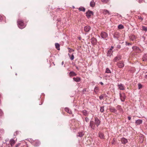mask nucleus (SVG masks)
Masks as SVG:
<instances>
[{"label":"nucleus","mask_w":147,"mask_h":147,"mask_svg":"<svg viewBox=\"0 0 147 147\" xmlns=\"http://www.w3.org/2000/svg\"><path fill=\"white\" fill-rule=\"evenodd\" d=\"M101 1L103 3H107L108 2L109 0H101Z\"/></svg>","instance_id":"obj_36"},{"label":"nucleus","mask_w":147,"mask_h":147,"mask_svg":"<svg viewBox=\"0 0 147 147\" xmlns=\"http://www.w3.org/2000/svg\"><path fill=\"white\" fill-rule=\"evenodd\" d=\"M69 51L70 52V51Z\"/></svg>","instance_id":"obj_57"},{"label":"nucleus","mask_w":147,"mask_h":147,"mask_svg":"<svg viewBox=\"0 0 147 147\" xmlns=\"http://www.w3.org/2000/svg\"><path fill=\"white\" fill-rule=\"evenodd\" d=\"M63 62H62V64L63 65Z\"/></svg>","instance_id":"obj_55"},{"label":"nucleus","mask_w":147,"mask_h":147,"mask_svg":"<svg viewBox=\"0 0 147 147\" xmlns=\"http://www.w3.org/2000/svg\"><path fill=\"white\" fill-rule=\"evenodd\" d=\"M3 114V113L2 112V110L0 109V116H1Z\"/></svg>","instance_id":"obj_37"},{"label":"nucleus","mask_w":147,"mask_h":147,"mask_svg":"<svg viewBox=\"0 0 147 147\" xmlns=\"http://www.w3.org/2000/svg\"><path fill=\"white\" fill-rule=\"evenodd\" d=\"M19 144H17L16 146V147H18L19 146Z\"/></svg>","instance_id":"obj_50"},{"label":"nucleus","mask_w":147,"mask_h":147,"mask_svg":"<svg viewBox=\"0 0 147 147\" xmlns=\"http://www.w3.org/2000/svg\"><path fill=\"white\" fill-rule=\"evenodd\" d=\"M85 120L86 122H88L89 121V119H88V118L86 117L85 118Z\"/></svg>","instance_id":"obj_39"},{"label":"nucleus","mask_w":147,"mask_h":147,"mask_svg":"<svg viewBox=\"0 0 147 147\" xmlns=\"http://www.w3.org/2000/svg\"><path fill=\"white\" fill-rule=\"evenodd\" d=\"M129 38L131 40H132V41H134L136 39V37L135 35H131L129 36Z\"/></svg>","instance_id":"obj_15"},{"label":"nucleus","mask_w":147,"mask_h":147,"mask_svg":"<svg viewBox=\"0 0 147 147\" xmlns=\"http://www.w3.org/2000/svg\"><path fill=\"white\" fill-rule=\"evenodd\" d=\"M100 111L101 112V113H103V112L104 111V107H100Z\"/></svg>","instance_id":"obj_34"},{"label":"nucleus","mask_w":147,"mask_h":147,"mask_svg":"<svg viewBox=\"0 0 147 147\" xmlns=\"http://www.w3.org/2000/svg\"><path fill=\"white\" fill-rule=\"evenodd\" d=\"M99 137L101 138H104V136L103 133L99 132L98 133Z\"/></svg>","instance_id":"obj_25"},{"label":"nucleus","mask_w":147,"mask_h":147,"mask_svg":"<svg viewBox=\"0 0 147 147\" xmlns=\"http://www.w3.org/2000/svg\"><path fill=\"white\" fill-rule=\"evenodd\" d=\"M73 80L76 82H79L81 80V78L79 77H74L73 78Z\"/></svg>","instance_id":"obj_14"},{"label":"nucleus","mask_w":147,"mask_h":147,"mask_svg":"<svg viewBox=\"0 0 147 147\" xmlns=\"http://www.w3.org/2000/svg\"><path fill=\"white\" fill-rule=\"evenodd\" d=\"M55 46L56 49H57L58 50H60V45L58 43H56L55 44Z\"/></svg>","instance_id":"obj_27"},{"label":"nucleus","mask_w":147,"mask_h":147,"mask_svg":"<svg viewBox=\"0 0 147 147\" xmlns=\"http://www.w3.org/2000/svg\"><path fill=\"white\" fill-rule=\"evenodd\" d=\"M17 22L18 26L20 28L23 29L25 27L26 25H25L24 22L23 20L20 19H18Z\"/></svg>","instance_id":"obj_2"},{"label":"nucleus","mask_w":147,"mask_h":147,"mask_svg":"<svg viewBox=\"0 0 147 147\" xmlns=\"http://www.w3.org/2000/svg\"><path fill=\"white\" fill-rule=\"evenodd\" d=\"M100 121L98 119L97 117H94V122L93 121H90V126L91 128L94 129L96 128L95 125L98 127L100 124Z\"/></svg>","instance_id":"obj_1"},{"label":"nucleus","mask_w":147,"mask_h":147,"mask_svg":"<svg viewBox=\"0 0 147 147\" xmlns=\"http://www.w3.org/2000/svg\"><path fill=\"white\" fill-rule=\"evenodd\" d=\"M10 144L12 146L15 143V141L13 139H11L9 142Z\"/></svg>","instance_id":"obj_17"},{"label":"nucleus","mask_w":147,"mask_h":147,"mask_svg":"<svg viewBox=\"0 0 147 147\" xmlns=\"http://www.w3.org/2000/svg\"><path fill=\"white\" fill-rule=\"evenodd\" d=\"M144 78H145L146 79H147V75H146L145 76H144Z\"/></svg>","instance_id":"obj_51"},{"label":"nucleus","mask_w":147,"mask_h":147,"mask_svg":"<svg viewBox=\"0 0 147 147\" xmlns=\"http://www.w3.org/2000/svg\"><path fill=\"white\" fill-rule=\"evenodd\" d=\"M119 95L121 100L122 102H124L126 98L125 93L123 92H122L121 93H120Z\"/></svg>","instance_id":"obj_5"},{"label":"nucleus","mask_w":147,"mask_h":147,"mask_svg":"<svg viewBox=\"0 0 147 147\" xmlns=\"http://www.w3.org/2000/svg\"><path fill=\"white\" fill-rule=\"evenodd\" d=\"M111 48H110V49H111V50H112V49H113V48H114V47H113V46H111Z\"/></svg>","instance_id":"obj_49"},{"label":"nucleus","mask_w":147,"mask_h":147,"mask_svg":"<svg viewBox=\"0 0 147 147\" xmlns=\"http://www.w3.org/2000/svg\"><path fill=\"white\" fill-rule=\"evenodd\" d=\"M86 16L88 18H90L91 16L93 14V12L89 10L86 12Z\"/></svg>","instance_id":"obj_7"},{"label":"nucleus","mask_w":147,"mask_h":147,"mask_svg":"<svg viewBox=\"0 0 147 147\" xmlns=\"http://www.w3.org/2000/svg\"><path fill=\"white\" fill-rule=\"evenodd\" d=\"M121 141L122 143L123 144H125L127 143L128 142L127 140L124 138H121Z\"/></svg>","instance_id":"obj_12"},{"label":"nucleus","mask_w":147,"mask_h":147,"mask_svg":"<svg viewBox=\"0 0 147 147\" xmlns=\"http://www.w3.org/2000/svg\"><path fill=\"white\" fill-rule=\"evenodd\" d=\"M117 48L119 49L121 48V45H117Z\"/></svg>","instance_id":"obj_43"},{"label":"nucleus","mask_w":147,"mask_h":147,"mask_svg":"<svg viewBox=\"0 0 147 147\" xmlns=\"http://www.w3.org/2000/svg\"><path fill=\"white\" fill-rule=\"evenodd\" d=\"M138 19L142 20L143 19L141 16H138Z\"/></svg>","instance_id":"obj_44"},{"label":"nucleus","mask_w":147,"mask_h":147,"mask_svg":"<svg viewBox=\"0 0 147 147\" xmlns=\"http://www.w3.org/2000/svg\"><path fill=\"white\" fill-rule=\"evenodd\" d=\"M126 45H131V44L130 43H127V42H126Z\"/></svg>","instance_id":"obj_45"},{"label":"nucleus","mask_w":147,"mask_h":147,"mask_svg":"<svg viewBox=\"0 0 147 147\" xmlns=\"http://www.w3.org/2000/svg\"><path fill=\"white\" fill-rule=\"evenodd\" d=\"M142 30L146 31H147V27H145L144 26H143L142 27Z\"/></svg>","instance_id":"obj_32"},{"label":"nucleus","mask_w":147,"mask_h":147,"mask_svg":"<svg viewBox=\"0 0 147 147\" xmlns=\"http://www.w3.org/2000/svg\"><path fill=\"white\" fill-rule=\"evenodd\" d=\"M117 65L119 68H123L124 66V62L123 61H120L117 63Z\"/></svg>","instance_id":"obj_3"},{"label":"nucleus","mask_w":147,"mask_h":147,"mask_svg":"<svg viewBox=\"0 0 147 147\" xmlns=\"http://www.w3.org/2000/svg\"><path fill=\"white\" fill-rule=\"evenodd\" d=\"M82 113L84 115L86 116H87L88 114L87 111L85 110H84L82 111Z\"/></svg>","instance_id":"obj_31"},{"label":"nucleus","mask_w":147,"mask_h":147,"mask_svg":"<svg viewBox=\"0 0 147 147\" xmlns=\"http://www.w3.org/2000/svg\"><path fill=\"white\" fill-rule=\"evenodd\" d=\"M121 59V56L120 55H118L115 57L113 60V61L116 62Z\"/></svg>","instance_id":"obj_10"},{"label":"nucleus","mask_w":147,"mask_h":147,"mask_svg":"<svg viewBox=\"0 0 147 147\" xmlns=\"http://www.w3.org/2000/svg\"><path fill=\"white\" fill-rule=\"evenodd\" d=\"M118 28L119 29H122L124 28V27L122 24H121L118 26Z\"/></svg>","instance_id":"obj_30"},{"label":"nucleus","mask_w":147,"mask_h":147,"mask_svg":"<svg viewBox=\"0 0 147 147\" xmlns=\"http://www.w3.org/2000/svg\"><path fill=\"white\" fill-rule=\"evenodd\" d=\"M91 40L92 43L94 44H96L97 42L96 39L94 38H92Z\"/></svg>","instance_id":"obj_19"},{"label":"nucleus","mask_w":147,"mask_h":147,"mask_svg":"<svg viewBox=\"0 0 147 147\" xmlns=\"http://www.w3.org/2000/svg\"><path fill=\"white\" fill-rule=\"evenodd\" d=\"M18 131H16V132H15L14 133V135H16L18 133Z\"/></svg>","instance_id":"obj_48"},{"label":"nucleus","mask_w":147,"mask_h":147,"mask_svg":"<svg viewBox=\"0 0 147 147\" xmlns=\"http://www.w3.org/2000/svg\"><path fill=\"white\" fill-rule=\"evenodd\" d=\"M74 58V55L72 54L71 55V56L70 57V59L71 60H73Z\"/></svg>","instance_id":"obj_42"},{"label":"nucleus","mask_w":147,"mask_h":147,"mask_svg":"<svg viewBox=\"0 0 147 147\" xmlns=\"http://www.w3.org/2000/svg\"><path fill=\"white\" fill-rule=\"evenodd\" d=\"M99 98L101 100L102 99H103V98H104V96H103L102 95H100V96H99Z\"/></svg>","instance_id":"obj_38"},{"label":"nucleus","mask_w":147,"mask_h":147,"mask_svg":"<svg viewBox=\"0 0 147 147\" xmlns=\"http://www.w3.org/2000/svg\"><path fill=\"white\" fill-rule=\"evenodd\" d=\"M142 120L138 119L135 122V124L136 125H137L142 124Z\"/></svg>","instance_id":"obj_13"},{"label":"nucleus","mask_w":147,"mask_h":147,"mask_svg":"<svg viewBox=\"0 0 147 147\" xmlns=\"http://www.w3.org/2000/svg\"><path fill=\"white\" fill-rule=\"evenodd\" d=\"M71 50V51H74V50H73V49H70Z\"/></svg>","instance_id":"obj_53"},{"label":"nucleus","mask_w":147,"mask_h":147,"mask_svg":"<svg viewBox=\"0 0 147 147\" xmlns=\"http://www.w3.org/2000/svg\"><path fill=\"white\" fill-rule=\"evenodd\" d=\"M100 83L102 85H103V84L102 82H100Z\"/></svg>","instance_id":"obj_52"},{"label":"nucleus","mask_w":147,"mask_h":147,"mask_svg":"<svg viewBox=\"0 0 147 147\" xmlns=\"http://www.w3.org/2000/svg\"><path fill=\"white\" fill-rule=\"evenodd\" d=\"M127 118H128V119L129 120H130L131 119V117H127Z\"/></svg>","instance_id":"obj_47"},{"label":"nucleus","mask_w":147,"mask_h":147,"mask_svg":"<svg viewBox=\"0 0 147 147\" xmlns=\"http://www.w3.org/2000/svg\"><path fill=\"white\" fill-rule=\"evenodd\" d=\"M105 72L107 73H111V71L108 68H107L106 69Z\"/></svg>","instance_id":"obj_35"},{"label":"nucleus","mask_w":147,"mask_h":147,"mask_svg":"<svg viewBox=\"0 0 147 147\" xmlns=\"http://www.w3.org/2000/svg\"><path fill=\"white\" fill-rule=\"evenodd\" d=\"M1 138V137H0V138Z\"/></svg>","instance_id":"obj_59"},{"label":"nucleus","mask_w":147,"mask_h":147,"mask_svg":"<svg viewBox=\"0 0 147 147\" xmlns=\"http://www.w3.org/2000/svg\"><path fill=\"white\" fill-rule=\"evenodd\" d=\"M110 111L111 112H117V110L113 107H111L110 108Z\"/></svg>","instance_id":"obj_16"},{"label":"nucleus","mask_w":147,"mask_h":147,"mask_svg":"<svg viewBox=\"0 0 147 147\" xmlns=\"http://www.w3.org/2000/svg\"><path fill=\"white\" fill-rule=\"evenodd\" d=\"M103 13L105 14H110V12L107 10L105 9L103 10Z\"/></svg>","instance_id":"obj_20"},{"label":"nucleus","mask_w":147,"mask_h":147,"mask_svg":"<svg viewBox=\"0 0 147 147\" xmlns=\"http://www.w3.org/2000/svg\"><path fill=\"white\" fill-rule=\"evenodd\" d=\"M84 135V134L82 132H79L77 136L80 137H82Z\"/></svg>","instance_id":"obj_28"},{"label":"nucleus","mask_w":147,"mask_h":147,"mask_svg":"<svg viewBox=\"0 0 147 147\" xmlns=\"http://www.w3.org/2000/svg\"><path fill=\"white\" fill-rule=\"evenodd\" d=\"M83 91H86V89H84L83 90Z\"/></svg>","instance_id":"obj_54"},{"label":"nucleus","mask_w":147,"mask_h":147,"mask_svg":"<svg viewBox=\"0 0 147 147\" xmlns=\"http://www.w3.org/2000/svg\"><path fill=\"white\" fill-rule=\"evenodd\" d=\"M91 28L89 26H87L84 27V31L86 32H88L90 30Z\"/></svg>","instance_id":"obj_11"},{"label":"nucleus","mask_w":147,"mask_h":147,"mask_svg":"<svg viewBox=\"0 0 147 147\" xmlns=\"http://www.w3.org/2000/svg\"><path fill=\"white\" fill-rule=\"evenodd\" d=\"M95 5V3L94 1L92 0L91 1L90 3V5L91 7H93Z\"/></svg>","instance_id":"obj_23"},{"label":"nucleus","mask_w":147,"mask_h":147,"mask_svg":"<svg viewBox=\"0 0 147 147\" xmlns=\"http://www.w3.org/2000/svg\"><path fill=\"white\" fill-rule=\"evenodd\" d=\"M69 51L70 52V51Z\"/></svg>","instance_id":"obj_58"},{"label":"nucleus","mask_w":147,"mask_h":147,"mask_svg":"<svg viewBox=\"0 0 147 147\" xmlns=\"http://www.w3.org/2000/svg\"><path fill=\"white\" fill-rule=\"evenodd\" d=\"M143 0H138V2L140 3L142 2V1Z\"/></svg>","instance_id":"obj_46"},{"label":"nucleus","mask_w":147,"mask_h":147,"mask_svg":"<svg viewBox=\"0 0 147 147\" xmlns=\"http://www.w3.org/2000/svg\"><path fill=\"white\" fill-rule=\"evenodd\" d=\"M80 11H85V9L84 7H80L78 9Z\"/></svg>","instance_id":"obj_29"},{"label":"nucleus","mask_w":147,"mask_h":147,"mask_svg":"<svg viewBox=\"0 0 147 147\" xmlns=\"http://www.w3.org/2000/svg\"><path fill=\"white\" fill-rule=\"evenodd\" d=\"M32 143L35 146H38L40 144V142L38 140H35L32 141Z\"/></svg>","instance_id":"obj_4"},{"label":"nucleus","mask_w":147,"mask_h":147,"mask_svg":"<svg viewBox=\"0 0 147 147\" xmlns=\"http://www.w3.org/2000/svg\"><path fill=\"white\" fill-rule=\"evenodd\" d=\"M100 36L102 38H105L108 36L107 34L105 32H102L100 34Z\"/></svg>","instance_id":"obj_8"},{"label":"nucleus","mask_w":147,"mask_h":147,"mask_svg":"<svg viewBox=\"0 0 147 147\" xmlns=\"http://www.w3.org/2000/svg\"><path fill=\"white\" fill-rule=\"evenodd\" d=\"M117 109L119 110L120 112L123 111V109L121 108V106L118 105L117 107Z\"/></svg>","instance_id":"obj_22"},{"label":"nucleus","mask_w":147,"mask_h":147,"mask_svg":"<svg viewBox=\"0 0 147 147\" xmlns=\"http://www.w3.org/2000/svg\"><path fill=\"white\" fill-rule=\"evenodd\" d=\"M143 61L147 60V55H145L143 56Z\"/></svg>","instance_id":"obj_33"},{"label":"nucleus","mask_w":147,"mask_h":147,"mask_svg":"<svg viewBox=\"0 0 147 147\" xmlns=\"http://www.w3.org/2000/svg\"><path fill=\"white\" fill-rule=\"evenodd\" d=\"M98 87H96L95 88H94V90H95V91L96 92H97L98 90Z\"/></svg>","instance_id":"obj_41"},{"label":"nucleus","mask_w":147,"mask_h":147,"mask_svg":"<svg viewBox=\"0 0 147 147\" xmlns=\"http://www.w3.org/2000/svg\"><path fill=\"white\" fill-rule=\"evenodd\" d=\"M69 75L70 76H76V74L74 71H71L69 73Z\"/></svg>","instance_id":"obj_24"},{"label":"nucleus","mask_w":147,"mask_h":147,"mask_svg":"<svg viewBox=\"0 0 147 147\" xmlns=\"http://www.w3.org/2000/svg\"><path fill=\"white\" fill-rule=\"evenodd\" d=\"M16 75H17V74H16Z\"/></svg>","instance_id":"obj_56"},{"label":"nucleus","mask_w":147,"mask_h":147,"mask_svg":"<svg viewBox=\"0 0 147 147\" xmlns=\"http://www.w3.org/2000/svg\"><path fill=\"white\" fill-rule=\"evenodd\" d=\"M119 33L118 32H116L114 34V37L115 38H117L119 37Z\"/></svg>","instance_id":"obj_21"},{"label":"nucleus","mask_w":147,"mask_h":147,"mask_svg":"<svg viewBox=\"0 0 147 147\" xmlns=\"http://www.w3.org/2000/svg\"><path fill=\"white\" fill-rule=\"evenodd\" d=\"M113 52L112 51V50H111V49H110L108 51V53H107V56H110L112 54V53Z\"/></svg>","instance_id":"obj_18"},{"label":"nucleus","mask_w":147,"mask_h":147,"mask_svg":"<svg viewBox=\"0 0 147 147\" xmlns=\"http://www.w3.org/2000/svg\"><path fill=\"white\" fill-rule=\"evenodd\" d=\"M142 85L141 84H138V88H139V89H140L141 88H142Z\"/></svg>","instance_id":"obj_40"},{"label":"nucleus","mask_w":147,"mask_h":147,"mask_svg":"<svg viewBox=\"0 0 147 147\" xmlns=\"http://www.w3.org/2000/svg\"><path fill=\"white\" fill-rule=\"evenodd\" d=\"M65 111H66L67 113H69L71 114L72 112L71 110H69V109L68 108H65Z\"/></svg>","instance_id":"obj_26"},{"label":"nucleus","mask_w":147,"mask_h":147,"mask_svg":"<svg viewBox=\"0 0 147 147\" xmlns=\"http://www.w3.org/2000/svg\"><path fill=\"white\" fill-rule=\"evenodd\" d=\"M117 86L118 88L121 90H124L125 89V88L124 85L121 84H118Z\"/></svg>","instance_id":"obj_9"},{"label":"nucleus","mask_w":147,"mask_h":147,"mask_svg":"<svg viewBox=\"0 0 147 147\" xmlns=\"http://www.w3.org/2000/svg\"><path fill=\"white\" fill-rule=\"evenodd\" d=\"M132 49L133 51L135 52L139 53L141 52V50L140 49L136 46L133 47H132Z\"/></svg>","instance_id":"obj_6"}]
</instances>
